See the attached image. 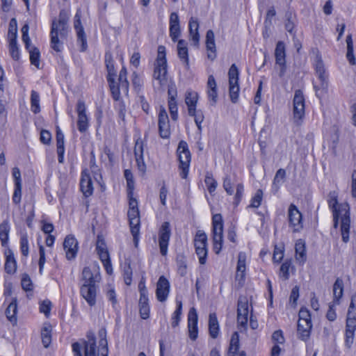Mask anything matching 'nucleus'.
Wrapping results in <instances>:
<instances>
[{"label":"nucleus","instance_id":"a19ab883","mask_svg":"<svg viewBox=\"0 0 356 356\" xmlns=\"http://www.w3.org/2000/svg\"><path fill=\"white\" fill-rule=\"evenodd\" d=\"M285 29L288 32L292 34L296 24V14L291 10H288L285 14Z\"/></svg>","mask_w":356,"mask_h":356},{"label":"nucleus","instance_id":"f3484780","mask_svg":"<svg viewBox=\"0 0 356 356\" xmlns=\"http://www.w3.org/2000/svg\"><path fill=\"white\" fill-rule=\"evenodd\" d=\"M305 115V98L300 90L295 91L293 97V117L296 120H302Z\"/></svg>","mask_w":356,"mask_h":356},{"label":"nucleus","instance_id":"c03bdc74","mask_svg":"<svg viewBox=\"0 0 356 356\" xmlns=\"http://www.w3.org/2000/svg\"><path fill=\"white\" fill-rule=\"evenodd\" d=\"M285 176V170L280 168L277 171L273 182V190L275 193H277L278 191L280 185L282 182Z\"/></svg>","mask_w":356,"mask_h":356},{"label":"nucleus","instance_id":"37998d69","mask_svg":"<svg viewBox=\"0 0 356 356\" xmlns=\"http://www.w3.org/2000/svg\"><path fill=\"white\" fill-rule=\"evenodd\" d=\"M132 268L129 261L126 260L123 265V277L124 283L129 286L132 282Z\"/></svg>","mask_w":356,"mask_h":356},{"label":"nucleus","instance_id":"69168bd1","mask_svg":"<svg viewBox=\"0 0 356 356\" xmlns=\"http://www.w3.org/2000/svg\"><path fill=\"white\" fill-rule=\"evenodd\" d=\"M22 188V184L15 185V189L13 195V202L16 204H19L21 202Z\"/></svg>","mask_w":356,"mask_h":356},{"label":"nucleus","instance_id":"8fccbe9b","mask_svg":"<svg viewBox=\"0 0 356 356\" xmlns=\"http://www.w3.org/2000/svg\"><path fill=\"white\" fill-rule=\"evenodd\" d=\"M235 184V179L232 178L230 175H226L223 180V188L227 195H232L234 194L233 186Z\"/></svg>","mask_w":356,"mask_h":356},{"label":"nucleus","instance_id":"4be33fe9","mask_svg":"<svg viewBox=\"0 0 356 356\" xmlns=\"http://www.w3.org/2000/svg\"><path fill=\"white\" fill-rule=\"evenodd\" d=\"M346 329L355 331L356 330V297H352L348 308Z\"/></svg>","mask_w":356,"mask_h":356},{"label":"nucleus","instance_id":"72a5a7b5","mask_svg":"<svg viewBox=\"0 0 356 356\" xmlns=\"http://www.w3.org/2000/svg\"><path fill=\"white\" fill-rule=\"evenodd\" d=\"M17 299L14 298L6 309V316L8 320L13 324L17 323Z\"/></svg>","mask_w":356,"mask_h":356},{"label":"nucleus","instance_id":"3c124183","mask_svg":"<svg viewBox=\"0 0 356 356\" xmlns=\"http://www.w3.org/2000/svg\"><path fill=\"white\" fill-rule=\"evenodd\" d=\"M96 250L102 262L110 259L108 252L104 243H102L101 244L98 243L96 247Z\"/></svg>","mask_w":356,"mask_h":356},{"label":"nucleus","instance_id":"a878e982","mask_svg":"<svg viewBox=\"0 0 356 356\" xmlns=\"http://www.w3.org/2000/svg\"><path fill=\"white\" fill-rule=\"evenodd\" d=\"M245 259V254L244 252H239L238 255L236 280L238 281L240 284H243L245 281V273L246 269Z\"/></svg>","mask_w":356,"mask_h":356},{"label":"nucleus","instance_id":"0eeeda50","mask_svg":"<svg viewBox=\"0 0 356 356\" xmlns=\"http://www.w3.org/2000/svg\"><path fill=\"white\" fill-rule=\"evenodd\" d=\"M212 227L213 251L216 254H219L222 248L223 238V221L220 214L213 216Z\"/></svg>","mask_w":356,"mask_h":356},{"label":"nucleus","instance_id":"bb28decb","mask_svg":"<svg viewBox=\"0 0 356 356\" xmlns=\"http://www.w3.org/2000/svg\"><path fill=\"white\" fill-rule=\"evenodd\" d=\"M312 327V321H298L297 332L299 339L304 341L309 340Z\"/></svg>","mask_w":356,"mask_h":356},{"label":"nucleus","instance_id":"412c9836","mask_svg":"<svg viewBox=\"0 0 356 356\" xmlns=\"http://www.w3.org/2000/svg\"><path fill=\"white\" fill-rule=\"evenodd\" d=\"M169 291L170 283L168 280L164 276H161L158 280L156 290L158 300L164 302L168 298Z\"/></svg>","mask_w":356,"mask_h":356},{"label":"nucleus","instance_id":"a18cd8bd","mask_svg":"<svg viewBox=\"0 0 356 356\" xmlns=\"http://www.w3.org/2000/svg\"><path fill=\"white\" fill-rule=\"evenodd\" d=\"M30 54V60L32 65L39 68L40 65V51L38 48L31 47L29 44V49H27Z\"/></svg>","mask_w":356,"mask_h":356},{"label":"nucleus","instance_id":"58836bf2","mask_svg":"<svg viewBox=\"0 0 356 356\" xmlns=\"http://www.w3.org/2000/svg\"><path fill=\"white\" fill-rule=\"evenodd\" d=\"M343 292V281L341 278H337L333 285V298L334 301L337 304L339 299L342 297Z\"/></svg>","mask_w":356,"mask_h":356},{"label":"nucleus","instance_id":"f03ea898","mask_svg":"<svg viewBox=\"0 0 356 356\" xmlns=\"http://www.w3.org/2000/svg\"><path fill=\"white\" fill-rule=\"evenodd\" d=\"M101 281V275L98 270H92L90 267H84L80 279V293L90 306L96 304L98 283Z\"/></svg>","mask_w":356,"mask_h":356},{"label":"nucleus","instance_id":"473e14b6","mask_svg":"<svg viewBox=\"0 0 356 356\" xmlns=\"http://www.w3.org/2000/svg\"><path fill=\"white\" fill-rule=\"evenodd\" d=\"M5 270L8 274H13L17 269V264L14 254L10 250L6 252Z\"/></svg>","mask_w":356,"mask_h":356},{"label":"nucleus","instance_id":"aec40b11","mask_svg":"<svg viewBox=\"0 0 356 356\" xmlns=\"http://www.w3.org/2000/svg\"><path fill=\"white\" fill-rule=\"evenodd\" d=\"M188 335L191 340L197 338V314L194 307L190 309L188 315Z\"/></svg>","mask_w":356,"mask_h":356},{"label":"nucleus","instance_id":"6ab92c4d","mask_svg":"<svg viewBox=\"0 0 356 356\" xmlns=\"http://www.w3.org/2000/svg\"><path fill=\"white\" fill-rule=\"evenodd\" d=\"M63 248L65 251L66 258L68 260L76 257L78 252V241L72 235H67L63 241Z\"/></svg>","mask_w":356,"mask_h":356},{"label":"nucleus","instance_id":"ddd939ff","mask_svg":"<svg viewBox=\"0 0 356 356\" xmlns=\"http://www.w3.org/2000/svg\"><path fill=\"white\" fill-rule=\"evenodd\" d=\"M76 111L78 115L77 128L81 133H85L89 127V119L86 114V106L83 100L77 101Z\"/></svg>","mask_w":356,"mask_h":356},{"label":"nucleus","instance_id":"5701e85b","mask_svg":"<svg viewBox=\"0 0 356 356\" xmlns=\"http://www.w3.org/2000/svg\"><path fill=\"white\" fill-rule=\"evenodd\" d=\"M239 335L235 332L232 335L227 356H246L245 351H239Z\"/></svg>","mask_w":356,"mask_h":356},{"label":"nucleus","instance_id":"4d7b16f0","mask_svg":"<svg viewBox=\"0 0 356 356\" xmlns=\"http://www.w3.org/2000/svg\"><path fill=\"white\" fill-rule=\"evenodd\" d=\"M263 191L261 189L257 191L254 196L251 200V204L249 207L258 208L261 203Z\"/></svg>","mask_w":356,"mask_h":356},{"label":"nucleus","instance_id":"49530a36","mask_svg":"<svg viewBox=\"0 0 356 356\" xmlns=\"http://www.w3.org/2000/svg\"><path fill=\"white\" fill-rule=\"evenodd\" d=\"M31 109L34 113H38L40 111V96L39 94L35 91H31Z\"/></svg>","mask_w":356,"mask_h":356},{"label":"nucleus","instance_id":"6e6d98bb","mask_svg":"<svg viewBox=\"0 0 356 356\" xmlns=\"http://www.w3.org/2000/svg\"><path fill=\"white\" fill-rule=\"evenodd\" d=\"M10 53L12 58L17 60L19 58V49L17 44V40L12 38L10 41Z\"/></svg>","mask_w":356,"mask_h":356},{"label":"nucleus","instance_id":"cd10ccee","mask_svg":"<svg viewBox=\"0 0 356 356\" xmlns=\"http://www.w3.org/2000/svg\"><path fill=\"white\" fill-rule=\"evenodd\" d=\"M189 35L193 44L195 47H198L200 42V35L198 32L199 22L197 18L191 17L189 23Z\"/></svg>","mask_w":356,"mask_h":356},{"label":"nucleus","instance_id":"13d9d810","mask_svg":"<svg viewBox=\"0 0 356 356\" xmlns=\"http://www.w3.org/2000/svg\"><path fill=\"white\" fill-rule=\"evenodd\" d=\"M99 335L101 339H99V351L102 355H108V343L106 339L105 332H100Z\"/></svg>","mask_w":356,"mask_h":356},{"label":"nucleus","instance_id":"7ed1b4c3","mask_svg":"<svg viewBox=\"0 0 356 356\" xmlns=\"http://www.w3.org/2000/svg\"><path fill=\"white\" fill-rule=\"evenodd\" d=\"M68 19L69 15L67 12L61 10L58 18L52 20L50 31V46L56 52H60L63 49V40L66 38L68 33Z\"/></svg>","mask_w":356,"mask_h":356},{"label":"nucleus","instance_id":"39448f33","mask_svg":"<svg viewBox=\"0 0 356 356\" xmlns=\"http://www.w3.org/2000/svg\"><path fill=\"white\" fill-rule=\"evenodd\" d=\"M105 63L108 72L106 79L109 85L112 97L115 101H118L120 99V86L115 80L116 72L115 70L112 55L111 54H106Z\"/></svg>","mask_w":356,"mask_h":356},{"label":"nucleus","instance_id":"20e7f679","mask_svg":"<svg viewBox=\"0 0 356 356\" xmlns=\"http://www.w3.org/2000/svg\"><path fill=\"white\" fill-rule=\"evenodd\" d=\"M165 54V47L163 45L159 46L153 77L158 81L159 88L167 82V60Z\"/></svg>","mask_w":356,"mask_h":356},{"label":"nucleus","instance_id":"6e6552de","mask_svg":"<svg viewBox=\"0 0 356 356\" xmlns=\"http://www.w3.org/2000/svg\"><path fill=\"white\" fill-rule=\"evenodd\" d=\"M177 153L179 161L180 176L182 179H186L188 173L191 162V153L186 142L181 140L179 143Z\"/></svg>","mask_w":356,"mask_h":356},{"label":"nucleus","instance_id":"2eb2a0df","mask_svg":"<svg viewBox=\"0 0 356 356\" xmlns=\"http://www.w3.org/2000/svg\"><path fill=\"white\" fill-rule=\"evenodd\" d=\"M288 218L289 226L293 232H298L302 229V213L293 204H290L288 210Z\"/></svg>","mask_w":356,"mask_h":356},{"label":"nucleus","instance_id":"dca6fc26","mask_svg":"<svg viewBox=\"0 0 356 356\" xmlns=\"http://www.w3.org/2000/svg\"><path fill=\"white\" fill-rule=\"evenodd\" d=\"M248 300L245 296H240L237 306V322L242 327H245L248 323Z\"/></svg>","mask_w":356,"mask_h":356},{"label":"nucleus","instance_id":"680f3d73","mask_svg":"<svg viewBox=\"0 0 356 356\" xmlns=\"http://www.w3.org/2000/svg\"><path fill=\"white\" fill-rule=\"evenodd\" d=\"M132 84L135 91L140 93L142 90L143 81L136 72L132 74Z\"/></svg>","mask_w":356,"mask_h":356},{"label":"nucleus","instance_id":"f257e3e1","mask_svg":"<svg viewBox=\"0 0 356 356\" xmlns=\"http://www.w3.org/2000/svg\"><path fill=\"white\" fill-rule=\"evenodd\" d=\"M327 203L332 211L333 228L337 229L340 222V232L342 241L346 243L349 241L350 217V207L346 202L338 203L337 193L335 191L330 192Z\"/></svg>","mask_w":356,"mask_h":356},{"label":"nucleus","instance_id":"2f4dec72","mask_svg":"<svg viewBox=\"0 0 356 356\" xmlns=\"http://www.w3.org/2000/svg\"><path fill=\"white\" fill-rule=\"evenodd\" d=\"M198 99V95L193 91H188L186 95L185 102L188 106V114H193L196 109V104Z\"/></svg>","mask_w":356,"mask_h":356},{"label":"nucleus","instance_id":"338daca9","mask_svg":"<svg viewBox=\"0 0 356 356\" xmlns=\"http://www.w3.org/2000/svg\"><path fill=\"white\" fill-rule=\"evenodd\" d=\"M20 248L24 256L29 254V241L26 236H23L20 238Z\"/></svg>","mask_w":356,"mask_h":356},{"label":"nucleus","instance_id":"de8ad7c7","mask_svg":"<svg viewBox=\"0 0 356 356\" xmlns=\"http://www.w3.org/2000/svg\"><path fill=\"white\" fill-rule=\"evenodd\" d=\"M51 327L50 325L44 326L41 332L42 342L45 348L49 347L51 342Z\"/></svg>","mask_w":356,"mask_h":356},{"label":"nucleus","instance_id":"1a4fd4ad","mask_svg":"<svg viewBox=\"0 0 356 356\" xmlns=\"http://www.w3.org/2000/svg\"><path fill=\"white\" fill-rule=\"evenodd\" d=\"M194 246L195 248V252L198 256L200 264L202 265L205 264L207 261L208 249L207 236L204 231L198 230L196 232L194 238Z\"/></svg>","mask_w":356,"mask_h":356},{"label":"nucleus","instance_id":"864d4df0","mask_svg":"<svg viewBox=\"0 0 356 356\" xmlns=\"http://www.w3.org/2000/svg\"><path fill=\"white\" fill-rule=\"evenodd\" d=\"M204 181L210 193H212L213 191H215L218 184L217 181L213 178L211 174H207Z\"/></svg>","mask_w":356,"mask_h":356},{"label":"nucleus","instance_id":"ea45409f","mask_svg":"<svg viewBox=\"0 0 356 356\" xmlns=\"http://www.w3.org/2000/svg\"><path fill=\"white\" fill-rule=\"evenodd\" d=\"M296 259L301 264L306 261V250L305 243L299 241L296 243Z\"/></svg>","mask_w":356,"mask_h":356},{"label":"nucleus","instance_id":"c9c22d12","mask_svg":"<svg viewBox=\"0 0 356 356\" xmlns=\"http://www.w3.org/2000/svg\"><path fill=\"white\" fill-rule=\"evenodd\" d=\"M275 62L277 65H283L286 63L285 45L282 41L277 43L275 50Z\"/></svg>","mask_w":356,"mask_h":356},{"label":"nucleus","instance_id":"4468645a","mask_svg":"<svg viewBox=\"0 0 356 356\" xmlns=\"http://www.w3.org/2000/svg\"><path fill=\"white\" fill-rule=\"evenodd\" d=\"M131 233L133 236L135 246L138 245L140 232V213L138 209H129L127 213Z\"/></svg>","mask_w":356,"mask_h":356},{"label":"nucleus","instance_id":"423d86ee","mask_svg":"<svg viewBox=\"0 0 356 356\" xmlns=\"http://www.w3.org/2000/svg\"><path fill=\"white\" fill-rule=\"evenodd\" d=\"M88 340L84 341L83 344L75 342L72 344V350L74 356H82L81 351L84 350V356H99V349L97 350L95 337L93 334L87 335Z\"/></svg>","mask_w":356,"mask_h":356},{"label":"nucleus","instance_id":"393cba45","mask_svg":"<svg viewBox=\"0 0 356 356\" xmlns=\"http://www.w3.org/2000/svg\"><path fill=\"white\" fill-rule=\"evenodd\" d=\"M206 48L208 51L207 57L213 60L216 57V47L215 43L214 33L212 30H209L206 34Z\"/></svg>","mask_w":356,"mask_h":356},{"label":"nucleus","instance_id":"4c0bfd02","mask_svg":"<svg viewBox=\"0 0 356 356\" xmlns=\"http://www.w3.org/2000/svg\"><path fill=\"white\" fill-rule=\"evenodd\" d=\"M209 334L213 339H216L218 337L219 332V325L216 314L215 313L209 314Z\"/></svg>","mask_w":356,"mask_h":356},{"label":"nucleus","instance_id":"e2e57ef3","mask_svg":"<svg viewBox=\"0 0 356 356\" xmlns=\"http://www.w3.org/2000/svg\"><path fill=\"white\" fill-rule=\"evenodd\" d=\"M21 284L22 289L26 291H29L33 290L32 282L31 278L27 274H24L22 276Z\"/></svg>","mask_w":356,"mask_h":356},{"label":"nucleus","instance_id":"c85d7f7f","mask_svg":"<svg viewBox=\"0 0 356 356\" xmlns=\"http://www.w3.org/2000/svg\"><path fill=\"white\" fill-rule=\"evenodd\" d=\"M177 54L179 59L185 65L186 68H189L188 51L187 42L184 40H179L177 42Z\"/></svg>","mask_w":356,"mask_h":356},{"label":"nucleus","instance_id":"09e8293b","mask_svg":"<svg viewBox=\"0 0 356 356\" xmlns=\"http://www.w3.org/2000/svg\"><path fill=\"white\" fill-rule=\"evenodd\" d=\"M177 309L173 313L172 317V326L173 327H175L178 326L180 319H181V310H182V303L181 301L177 300Z\"/></svg>","mask_w":356,"mask_h":356},{"label":"nucleus","instance_id":"b1692460","mask_svg":"<svg viewBox=\"0 0 356 356\" xmlns=\"http://www.w3.org/2000/svg\"><path fill=\"white\" fill-rule=\"evenodd\" d=\"M80 187L86 197H89L92 194L93 186L92 179L86 170H83L81 173Z\"/></svg>","mask_w":356,"mask_h":356},{"label":"nucleus","instance_id":"c756f323","mask_svg":"<svg viewBox=\"0 0 356 356\" xmlns=\"http://www.w3.org/2000/svg\"><path fill=\"white\" fill-rule=\"evenodd\" d=\"M74 26L77 34V42L81 44V51H84L87 49V40L81 19L74 20Z\"/></svg>","mask_w":356,"mask_h":356},{"label":"nucleus","instance_id":"603ef678","mask_svg":"<svg viewBox=\"0 0 356 356\" xmlns=\"http://www.w3.org/2000/svg\"><path fill=\"white\" fill-rule=\"evenodd\" d=\"M291 261H285L280 266L279 276L284 280H287L289 278V268L291 267Z\"/></svg>","mask_w":356,"mask_h":356},{"label":"nucleus","instance_id":"9d476101","mask_svg":"<svg viewBox=\"0 0 356 356\" xmlns=\"http://www.w3.org/2000/svg\"><path fill=\"white\" fill-rule=\"evenodd\" d=\"M314 67L316 74L320 81V83L319 85H314V88L316 90V95L319 96L327 91L328 87V76L326 74L324 64L321 58L316 57Z\"/></svg>","mask_w":356,"mask_h":356},{"label":"nucleus","instance_id":"e433bc0d","mask_svg":"<svg viewBox=\"0 0 356 356\" xmlns=\"http://www.w3.org/2000/svg\"><path fill=\"white\" fill-rule=\"evenodd\" d=\"M127 71L125 67H122L120 72L117 83L120 86V91L122 90L125 95L128 94L129 83L127 78Z\"/></svg>","mask_w":356,"mask_h":356},{"label":"nucleus","instance_id":"052dcab7","mask_svg":"<svg viewBox=\"0 0 356 356\" xmlns=\"http://www.w3.org/2000/svg\"><path fill=\"white\" fill-rule=\"evenodd\" d=\"M177 264L179 274L184 276L186 273V264L184 256L180 255L177 257Z\"/></svg>","mask_w":356,"mask_h":356},{"label":"nucleus","instance_id":"f8f14e48","mask_svg":"<svg viewBox=\"0 0 356 356\" xmlns=\"http://www.w3.org/2000/svg\"><path fill=\"white\" fill-rule=\"evenodd\" d=\"M171 236L170 225L168 222H164L159 231V245L160 252L165 256L168 252V247Z\"/></svg>","mask_w":356,"mask_h":356},{"label":"nucleus","instance_id":"774afa93","mask_svg":"<svg viewBox=\"0 0 356 356\" xmlns=\"http://www.w3.org/2000/svg\"><path fill=\"white\" fill-rule=\"evenodd\" d=\"M51 302L49 300L41 302L40 305V312L48 316L51 311Z\"/></svg>","mask_w":356,"mask_h":356},{"label":"nucleus","instance_id":"a211bd4d","mask_svg":"<svg viewBox=\"0 0 356 356\" xmlns=\"http://www.w3.org/2000/svg\"><path fill=\"white\" fill-rule=\"evenodd\" d=\"M159 133L162 138H168L170 136V127L168 115L164 108H161L158 120Z\"/></svg>","mask_w":356,"mask_h":356},{"label":"nucleus","instance_id":"7c9ffc66","mask_svg":"<svg viewBox=\"0 0 356 356\" xmlns=\"http://www.w3.org/2000/svg\"><path fill=\"white\" fill-rule=\"evenodd\" d=\"M207 95L211 106H214L217 102V84L213 75H210L207 81Z\"/></svg>","mask_w":356,"mask_h":356},{"label":"nucleus","instance_id":"0e129e2a","mask_svg":"<svg viewBox=\"0 0 356 356\" xmlns=\"http://www.w3.org/2000/svg\"><path fill=\"white\" fill-rule=\"evenodd\" d=\"M236 191V194L234 196V203L236 205H238L239 204V202H241V198L243 197V194L244 187H243V184H241V183L237 184Z\"/></svg>","mask_w":356,"mask_h":356},{"label":"nucleus","instance_id":"79ce46f5","mask_svg":"<svg viewBox=\"0 0 356 356\" xmlns=\"http://www.w3.org/2000/svg\"><path fill=\"white\" fill-rule=\"evenodd\" d=\"M10 225L8 221L4 220L0 224V240L3 246L6 245L8 241Z\"/></svg>","mask_w":356,"mask_h":356},{"label":"nucleus","instance_id":"9b49d317","mask_svg":"<svg viewBox=\"0 0 356 356\" xmlns=\"http://www.w3.org/2000/svg\"><path fill=\"white\" fill-rule=\"evenodd\" d=\"M238 70L235 64H232L230 67L228 76L229 84V97L233 103L238 101L239 86H238Z\"/></svg>","mask_w":356,"mask_h":356},{"label":"nucleus","instance_id":"bf43d9fd","mask_svg":"<svg viewBox=\"0 0 356 356\" xmlns=\"http://www.w3.org/2000/svg\"><path fill=\"white\" fill-rule=\"evenodd\" d=\"M168 108L170 111V113L171 115V118L172 120H177L178 114H177V102L175 99H168Z\"/></svg>","mask_w":356,"mask_h":356},{"label":"nucleus","instance_id":"f704fd0d","mask_svg":"<svg viewBox=\"0 0 356 356\" xmlns=\"http://www.w3.org/2000/svg\"><path fill=\"white\" fill-rule=\"evenodd\" d=\"M139 312L143 319H147L149 317V306L147 296H140L139 299Z\"/></svg>","mask_w":356,"mask_h":356},{"label":"nucleus","instance_id":"5fc2aeb1","mask_svg":"<svg viewBox=\"0 0 356 356\" xmlns=\"http://www.w3.org/2000/svg\"><path fill=\"white\" fill-rule=\"evenodd\" d=\"M17 20L15 18H12L9 22L8 33L10 41L11 40V38L17 40Z\"/></svg>","mask_w":356,"mask_h":356}]
</instances>
